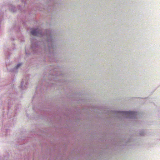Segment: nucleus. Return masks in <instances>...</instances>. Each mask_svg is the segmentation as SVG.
I'll use <instances>...</instances> for the list:
<instances>
[{
  "mask_svg": "<svg viewBox=\"0 0 160 160\" xmlns=\"http://www.w3.org/2000/svg\"><path fill=\"white\" fill-rule=\"evenodd\" d=\"M45 33L43 34L42 32L39 28H36L32 29L31 32V34L34 36L41 37L42 36L45 39H46V42L48 45L49 53L50 54H53L52 51L54 49V46L53 36L52 31L50 30H46Z\"/></svg>",
  "mask_w": 160,
  "mask_h": 160,
  "instance_id": "obj_1",
  "label": "nucleus"
},
{
  "mask_svg": "<svg viewBox=\"0 0 160 160\" xmlns=\"http://www.w3.org/2000/svg\"><path fill=\"white\" fill-rule=\"evenodd\" d=\"M112 117L120 119L122 118H128L130 119H133L137 116L138 112L133 111H113L111 112Z\"/></svg>",
  "mask_w": 160,
  "mask_h": 160,
  "instance_id": "obj_2",
  "label": "nucleus"
},
{
  "mask_svg": "<svg viewBox=\"0 0 160 160\" xmlns=\"http://www.w3.org/2000/svg\"><path fill=\"white\" fill-rule=\"evenodd\" d=\"M9 9L12 12H14L16 11V8L12 5L9 6Z\"/></svg>",
  "mask_w": 160,
  "mask_h": 160,
  "instance_id": "obj_6",
  "label": "nucleus"
},
{
  "mask_svg": "<svg viewBox=\"0 0 160 160\" xmlns=\"http://www.w3.org/2000/svg\"><path fill=\"white\" fill-rule=\"evenodd\" d=\"M6 57H7V55H6Z\"/></svg>",
  "mask_w": 160,
  "mask_h": 160,
  "instance_id": "obj_9",
  "label": "nucleus"
},
{
  "mask_svg": "<svg viewBox=\"0 0 160 160\" xmlns=\"http://www.w3.org/2000/svg\"><path fill=\"white\" fill-rule=\"evenodd\" d=\"M26 54H28V53L27 52V51L26 50Z\"/></svg>",
  "mask_w": 160,
  "mask_h": 160,
  "instance_id": "obj_8",
  "label": "nucleus"
},
{
  "mask_svg": "<svg viewBox=\"0 0 160 160\" xmlns=\"http://www.w3.org/2000/svg\"><path fill=\"white\" fill-rule=\"evenodd\" d=\"M32 49L34 53L36 52L39 49V46L38 45V42L36 39H32L31 40Z\"/></svg>",
  "mask_w": 160,
  "mask_h": 160,
  "instance_id": "obj_3",
  "label": "nucleus"
},
{
  "mask_svg": "<svg viewBox=\"0 0 160 160\" xmlns=\"http://www.w3.org/2000/svg\"><path fill=\"white\" fill-rule=\"evenodd\" d=\"M28 79L29 77L28 76H27L25 78L23 79L22 81L21 82V86L22 89H24L27 87Z\"/></svg>",
  "mask_w": 160,
  "mask_h": 160,
  "instance_id": "obj_4",
  "label": "nucleus"
},
{
  "mask_svg": "<svg viewBox=\"0 0 160 160\" xmlns=\"http://www.w3.org/2000/svg\"><path fill=\"white\" fill-rule=\"evenodd\" d=\"M22 65V63H18L17 65L14 68L11 69L10 72H17V70L18 68L21 66Z\"/></svg>",
  "mask_w": 160,
  "mask_h": 160,
  "instance_id": "obj_5",
  "label": "nucleus"
},
{
  "mask_svg": "<svg viewBox=\"0 0 160 160\" xmlns=\"http://www.w3.org/2000/svg\"><path fill=\"white\" fill-rule=\"evenodd\" d=\"M7 58H8V56H7Z\"/></svg>",
  "mask_w": 160,
  "mask_h": 160,
  "instance_id": "obj_10",
  "label": "nucleus"
},
{
  "mask_svg": "<svg viewBox=\"0 0 160 160\" xmlns=\"http://www.w3.org/2000/svg\"><path fill=\"white\" fill-rule=\"evenodd\" d=\"M145 135V132L144 131H143L142 133H140V136H144Z\"/></svg>",
  "mask_w": 160,
  "mask_h": 160,
  "instance_id": "obj_7",
  "label": "nucleus"
}]
</instances>
